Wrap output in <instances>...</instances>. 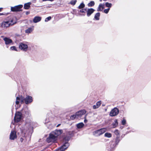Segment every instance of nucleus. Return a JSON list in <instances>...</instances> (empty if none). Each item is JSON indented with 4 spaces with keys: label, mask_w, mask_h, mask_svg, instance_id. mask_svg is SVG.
I'll return each mask as SVG.
<instances>
[{
    "label": "nucleus",
    "mask_w": 151,
    "mask_h": 151,
    "mask_svg": "<svg viewBox=\"0 0 151 151\" xmlns=\"http://www.w3.org/2000/svg\"><path fill=\"white\" fill-rule=\"evenodd\" d=\"M70 138L69 137H65L63 139V145L60 147L56 150V151H64L69 146V144L68 141L70 140Z\"/></svg>",
    "instance_id": "nucleus-1"
},
{
    "label": "nucleus",
    "mask_w": 151,
    "mask_h": 151,
    "mask_svg": "<svg viewBox=\"0 0 151 151\" xmlns=\"http://www.w3.org/2000/svg\"><path fill=\"white\" fill-rule=\"evenodd\" d=\"M95 10L92 8L87 9L85 8V9H81L79 11V12L81 13H83L84 15L86 13L87 16L88 17H90L95 11Z\"/></svg>",
    "instance_id": "nucleus-2"
},
{
    "label": "nucleus",
    "mask_w": 151,
    "mask_h": 151,
    "mask_svg": "<svg viewBox=\"0 0 151 151\" xmlns=\"http://www.w3.org/2000/svg\"><path fill=\"white\" fill-rule=\"evenodd\" d=\"M106 131V128H102L93 132V134L95 136H99L104 133Z\"/></svg>",
    "instance_id": "nucleus-3"
},
{
    "label": "nucleus",
    "mask_w": 151,
    "mask_h": 151,
    "mask_svg": "<svg viewBox=\"0 0 151 151\" xmlns=\"http://www.w3.org/2000/svg\"><path fill=\"white\" fill-rule=\"evenodd\" d=\"M57 139V137L53 133L50 134L49 137L46 139L48 143L55 142Z\"/></svg>",
    "instance_id": "nucleus-4"
},
{
    "label": "nucleus",
    "mask_w": 151,
    "mask_h": 151,
    "mask_svg": "<svg viewBox=\"0 0 151 151\" xmlns=\"http://www.w3.org/2000/svg\"><path fill=\"white\" fill-rule=\"evenodd\" d=\"M22 117V114L21 112H16L14 117V121L16 122H18L21 120Z\"/></svg>",
    "instance_id": "nucleus-5"
},
{
    "label": "nucleus",
    "mask_w": 151,
    "mask_h": 151,
    "mask_svg": "<svg viewBox=\"0 0 151 151\" xmlns=\"http://www.w3.org/2000/svg\"><path fill=\"white\" fill-rule=\"evenodd\" d=\"M22 5H19L14 7H11V11L13 12H19L21 11V9L22 7Z\"/></svg>",
    "instance_id": "nucleus-6"
},
{
    "label": "nucleus",
    "mask_w": 151,
    "mask_h": 151,
    "mask_svg": "<svg viewBox=\"0 0 151 151\" xmlns=\"http://www.w3.org/2000/svg\"><path fill=\"white\" fill-rule=\"evenodd\" d=\"M119 113V109L116 108H115L111 110L109 115L111 116H113L117 115Z\"/></svg>",
    "instance_id": "nucleus-7"
},
{
    "label": "nucleus",
    "mask_w": 151,
    "mask_h": 151,
    "mask_svg": "<svg viewBox=\"0 0 151 151\" xmlns=\"http://www.w3.org/2000/svg\"><path fill=\"white\" fill-rule=\"evenodd\" d=\"M19 47L21 50L26 51L27 50L28 47L26 44L21 42L19 44Z\"/></svg>",
    "instance_id": "nucleus-8"
},
{
    "label": "nucleus",
    "mask_w": 151,
    "mask_h": 151,
    "mask_svg": "<svg viewBox=\"0 0 151 151\" xmlns=\"http://www.w3.org/2000/svg\"><path fill=\"white\" fill-rule=\"evenodd\" d=\"M33 101L32 97L27 95L25 98L24 102L26 104H27L32 102Z\"/></svg>",
    "instance_id": "nucleus-9"
},
{
    "label": "nucleus",
    "mask_w": 151,
    "mask_h": 151,
    "mask_svg": "<svg viewBox=\"0 0 151 151\" xmlns=\"http://www.w3.org/2000/svg\"><path fill=\"white\" fill-rule=\"evenodd\" d=\"M17 138L16 132L14 131H12L10 135L9 138L11 140H14Z\"/></svg>",
    "instance_id": "nucleus-10"
},
{
    "label": "nucleus",
    "mask_w": 151,
    "mask_h": 151,
    "mask_svg": "<svg viewBox=\"0 0 151 151\" xmlns=\"http://www.w3.org/2000/svg\"><path fill=\"white\" fill-rule=\"evenodd\" d=\"M86 111L85 109L80 110L76 113L77 117H81L83 115L85 114Z\"/></svg>",
    "instance_id": "nucleus-11"
},
{
    "label": "nucleus",
    "mask_w": 151,
    "mask_h": 151,
    "mask_svg": "<svg viewBox=\"0 0 151 151\" xmlns=\"http://www.w3.org/2000/svg\"><path fill=\"white\" fill-rule=\"evenodd\" d=\"M63 132V131L62 129H56L53 131L52 133L54 134L58 137Z\"/></svg>",
    "instance_id": "nucleus-12"
},
{
    "label": "nucleus",
    "mask_w": 151,
    "mask_h": 151,
    "mask_svg": "<svg viewBox=\"0 0 151 151\" xmlns=\"http://www.w3.org/2000/svg\"><path fill=\"white\" fill-rule=\"evenodd\" d=\"M10 21L3 22L1 23V26L3 28H7L10 26V24L9 23Z\"/></svg>",
    "instance_id": "nucleus-13"
},
{
    "label": "nucleus",
    "mask_w": 151,
    "mask_h": 151,
    "mask_svg": "<svg viewBox=\"0 0 151 151\" xmlns=\"http://www.w3.org/2000/svg\"><path fill=\"white\" fill-rule=\"evenodd\" d=\"M25 98L22 96H20L19 97L17 96L16 97V101L15 102L16 104V105H18L19 103V101H20L21 100H24Z\"/></svg>",
    "instance_id": "nucleus-14"
},
{
    "label": "nucleus",
    "mask_w": 151,
    "mask_h": 151,
    "mask_svg": "<svg viewBox=\"0 0 151 151\" xmlns=\"http://www.w3.org/2000/svg\"><path fill=\"white\" fill-rule=\"evenodd\" d=\"M4 40L5 42V43L6 45H8L12 42V40L7 37H5L4 39Z\"/></svg>",
    "instance_id": "nucleus-15"
},
{
    "label": "nucleus",
    "mask_w": 151,
    "mask_h": 151,
    "mask_svg": "<svg viewBox=\"0 0 151 151\" xmlns=\"http://www.w3.org/2000/svg\"><path fill=\"white\" fill-rule=\"evenodd\" d=\"M41 17H35L33 19V22L34 23H36L38 22L41 20Z\"/></svg>",
    "instance_id": "nucleus-16"
},
{
    "label": "nucleus",
    "mask_w": 151,
    "mask_h": 151,
    "mask_svg": "<svg viewBox=\"0 0 151 151\" xmlns=\"http://www.w3.org/2000/svg\"><path fill=\"white\" fill-rule=\"evenodd\" d=\"M101 101H99L97 102L96 104V105H94L93 106V109H95L98 108L101 105Z\"/></svg>",
    "instance_id": "nucleus-17"
},
{
    "label": "nucleus",
    "mask_w": 151,
    "mask_h": 151,
    "mask_svg": "<svg viewBox=\"0 0 151 151\" xmlns=\"http://www.w3.org/2000/svg\"><path fill=\"white\" fill-rule=\"evenodd\" d=\"M104 8V4H100L97 10L98 11H101Z\"/></svg>",
    "instance_id": "nucleus-18"
},
{
    "label": "nucleus",
    "mask_w": 151,
    "mask_h": 151,
    "mask_svg": "<svg viewBox=\"0 0 151 151\" xmlns=\"http://www.w3.org/2000/svg\"><path fill=\"white\" fill-rule=\"evenodd\" d=\"M31 4L30 2H28L24 4V8L25 9H28L30 7V5Z\"/></svg>",
    "instance_id": "nucleus-19"
},
{
    "label": "nucleus",
    "mask_w": 151,
    "mask_h": 151,
    "mask_svg": "<svg viewBox=\"0 0 151 151\" xmlns=\"http://www.w3.org/2000/svg\"><path fill=\"white\" fill-rule=\"evenodd\" d=\"M100 16V13L99 12H98L95 14L94 16V18L96 20H98L99 19V17Z\"/></svg>",
    "instance_id": "nucleus-20"
},
{
    "label": "nucleus",
    "mask_w": 151,
    "mask_h": 151,
    "mask_svg": "<svg viewBox=\"0 0 151 151\" xmlns=\"http://www.w3.org/2000/svg\"><path fill=\"white\" fill-rule=\"evenodd\" d=\"M33 27H29L25 30V33H30L33 30Z\"/></svg>",
    "instance_id": "nucleus-21"
},
{
    "label": "nucleus",
    "mask_w": 151,
    "mask_h": 151,
    "mask_svg": "<svg viewBox=\"0 0 151 151\" xmlns=\"http://www.w3.org/2000/svg\"><path fill=\"white\" fill-rule=\"evenodd\" d=\"M84 126V124L82 122L80 123L77 124L76 127L78 129H81Z\"/></svg>",
    "instance_id": "nucleus-22"
},
{
    "label": "nucleus",
    "mask_w": 151,
    "mask_h": 151,
    "mask_svg": "<svg viewBox=\"0 0 151 151\" xmlns=\"http://www.w3.org/2000/svg\"><path fill=\"white\" fill-rule=\"evenodd\" d=\"M85 6V4H84L83 2H82L79 6L78 8L79 9H84V8Z\"/></svg>",
    "instance_id": "nucleus-23"
},
{
    "label": "nucleus",
    "mask_w": 151,
    "mask_h": 151,
    "mask_svg": "<svg viewBox=\"0 0 151 151\" xmlns=\"http://www.w3.org/2000/svg\"><path fill=\"white\" fill-rule=\"evenodd\" d=\"M95 5V2L94 1H91L88 3L87 5L88 7H91Z\"/></svg>",
    "instance_id": "nucleus-24"
},
{
    "label": "nucleus",
    "mask_w": 151,
    "mask_h": 151,
    "mask_svg": "<svg viewBox=\"0 0 151 151\" xmlns=\"http://www.w3.org/2000/svg\"><path fill=\"white\" fill-rule=\"evenodd\" d=\"M118 124L117 120H115L114 121V123H113L112 125L113 128H115L117 127Z\"/></svg>",
    "instance_id": "nucleus-25"
},
{
    "label": "nucleus",
    "mask_w": 151,
    "mask_h": 151,
    "mask_svg": "<svg viewBox=\"0 0 151 151\" xmlns=\"http://www.w3.org/2000/svg\"><path fill=\"white\" fill-rule=\"evenodd\" d=\"M67 134L68 135L70 136V137H72L74 134V131H68L67 132Z\"/></svg>",
    "instance_id": "nucleus-26"
},
{
    "label": "nucleus",
    "mask_w": 151,
    "mask_h": 151,
    "mask_svg": "<svg viewBox=\"0 0 151 151\" xmlns=\"http://www.w3.org/2000/svg\"><path fill=\"white\" fill-rule=\"evenodd\" d=\"M119 137L120 136H117L115 139V143L116 145H117L120 141Z\"/></svg>",
    "instance_id": "nucleus-27"
},
{
    "label": "nucleus",
    "mask_w": 151,
    "mask_h": 151,
    "mask_svg": "<svg viewBox=\"0 0 151 151\" xmlns=\"http://www.w3.org/2000/svg\"><path fill=\"white\" fill-rule=\"evenodd\" d=\"M16 22H17L16 21L14 20V19H12L10 21L9 23L11 25H13L14 24H15L16 23Z\"/></svg>",
    "instance_id": "nucleus-28"
},
{
    "label": "nucleus",
    "mask_w": 151,
    "mask_h": 151,
    "mask_svg": "<svg viewBox=\"0 0 151 151\" xmlns=\"http://www.w3.org/2000/svg\"><path fill=\"white\" fill-rule=\"evenodd\" d=\"M114 134L117 136H119L120 132L118 129H116L114 132Z\"/></svg>",
    "instance_id": "nucleus-29"
},
{
    "label": "nucleus",
    "mask_w": 151,
    "mask_h": 151,
    "mask_svg": "<svg viewBox=\"0 0 151 151\" xmlns=\"http://www.w3.org/2000/svg\"><path fill=\"white\" fill-rule=\"evenodd\" d=\"M104 136L108 138H110L111 137L112 135L110 133H106L104 134Z\"/></svg>",
    "instance_id": "nucleus-30"
},
{
    "label": "nucleus",
    "mask_w": 151,
    "mask_h": 151,
    "mask_svg": "<svg viewBox=\"0 0 151 151\" xmlns=\"http://www.w3.org/2000/svg\"><path fill=\"white\" fill-rule=\"evenodd\" d=\"M77 1L76 0H71L70 1L69 4L72 5H74L76 4Z\"/></svg>",
    "instance_id": "nucleus-31"
},
{
    "label": "nucleus",
    "mask_w": 151,
    "mask_h": 151,
    "mask_svg": "<svg viewBox=\"0 0 151 151\" xmlns=\"http://www.w3.org/2000/svg\"><path fill=\"white\" fill-rule=\"evenodd\" d=\"M105 6L106 7H108L110 8L112 6V4L111 3H109L107 2L105 3Z\"/></svg>",
    "instance_id": "nucleus-32"
},
{
    "label": "nucleus",
    "mask_w": 151,
    "mask_h": 151,
    "mask_svg": "<svg viewBox=\"0 0 151 151\" xmlns=\"http://www.w3.org/2000/svg\"><path fill=\"white\" fill-rule=\"evenodd\" d=\"M76 117H77V116L76 115V114H73L70 117V119H71L73 120Z\"/></svg>",
    "instance_id": "nucleus-33"
},
{
    "label": "nucleus",
    "mask_w": 151,
    "mask_h": 151,
    "mask_svg": "<svg viewBox=\"0 0 151 151\" xmlns=\"http://www.w3.org/2000/svg\"><path fill=\"white\" fill-rule=\"evenodd\" d=\"M10 49L12 50H14L16 51H17L16 47L15 46H13L11 47L10 48Z\"/></svg>",
    "instance_id": "nucleus-34"
},
{
    "label": "nucleus",
    "mask_w": 151,
    "mask_h": 151,
    "mask_svg": "<svg viewBox=\"0 0 151 151\" xmlns=\"http://www.w3.org/2000/svg\"><path fill=\"white\" fill-rule=\"evenodd\" d=\"M109 10V8L107 9H105L104 10V12L106 14H107L108 13Z\"/></svg>",
    "instance_id": "nucleus-35"
},
{
    "label": "nucleus",
    "mask_w": 151,
    "mask_h": 151,
    "mask_svg": "<svg viewBox=\"0 0 151 151\" xmlns=\"http://www.w3.org/2000/svg\"><path fill=\"white\" fill-rule=\"evenodd\" d=\"M51 19V17L50 16L48 17L45 19V22H47L48 21L50 20Z\"/></svg>",
    "instance_id": "nucleus-36"
},
{
    "label": "nucleus",
    "mask_w": 151,
    "mask_h": 151,
    "mask_svg": "<svg viewBox=\"0 0 151 151\" xmlns=\"http://www.w3.org/2000/svg\"><path fill=\"white\" fill-rule=\"evenodd\" d=\"M122 125H124L126 124V120L125 119H123L122 122Z\"/></svg>",
    "instance_id": "nucleus-37"
},
{
    "label": "nucleus",
    "mask_w": 151,
    "mask_h": 151,
    "mask_svg": "<svg viewBox=\"0 0 151 151\" xmlns=\"http://www.w3.org/2000/svg\"><path fill=\"white\" fill-rule=\"evenodd\" d=\"M26 116L27 117L29 115V113L28 111L26 112Z\"/></svg>",
    "instance_id": "nucleus-38"
},
{
    "label": "nucleus",
    "mask_w": 151,
    "mask_h": 151,
    "mask_svg": "<svg viewBox=\"0 0 151 151\" xmlns=\"http://www.w3.org/2000/svg\"><path fill=\"white\" fill-rule=\"evenodd\" d=\"M43 1H53L54 0H42Z\"/></svg>",
    "instance_id": "nucleus-39"
},
{
    "label": "nucleus",
    "mask_w": 151,
    "mask_h": 151,
    "mask_svg": "<svg viewBox=\"0 0 151 151\" xmlns=\"http://www.w3.org/2000/svg\"><path fill=\"white\" fill-rule=\"evenodd\" d=\"M87 122V120L86 119V118H85L84 120V122L85 123H86Z\"/></svg>",
    "instance_id": "nucleus-40"
},
{
    "label": "nucleus",
    "mask_w": 151,
    "mask_h": 151,
    "mask_svg": "<svg viewBox=\"0 0 151 151\" xmlns=\"http://www.w3.org/2000/svg\"><path fill=\"white\" fill-rule=\"evenodd\" d=\"M30 13V12L29 11L27 12L26 13V15H28Z\"/></svg>",
    "instance_id": "nucleus-41"
},
{
    "label": "nucleus",
    "mask_w": 151,
    "mask_h": 151,
    "mask_svg": "<svg viewBox=\"0 0 151 151\" xmlns=\"http://www.w3.org/2000/svg\"><path fill=\"white\" fill-rule=\"evenodd\" d=\"M22 104L23 103H24V100H20Z\"/></svg>",
    "instance_id": "nucleus-42"
},
{
    "label": "nucleus",
    "mask_w": 151,
    "mask_h": 151,
    "mask_svg": "<svg viewBox=\"0 0 151 151\" xmlns=\"http://www.w3.org/2000/svg\"><path fill=\"white\" fill-rule=\"evenodd\" d=\"M23 138H21L20 139V141L22 142L23 141Z\"/></svg>",
    "instance_id": "nucleus-43"
},
{
    "label": "nucleus",
    "mask_w": 151,
    "mask_h": 151,
    "mask_svg": "<svg viewBox=\"0 0 151 151\" xmlns=\"http://www.w3.org/2000/svg\"><path fill=\"white\" fill-rule=\"evenodd\" d=\"M3 9V8H0V12H1Z\"/></svg>",
    "instance_id": "nucleus-44"
},
{
    "label": "nucleus",
    "mask_w": 151,
    "mask_h": 151,
    "mask_svg": "<svg viewBox=\"0 0 151 151\" xmlns=\"http://www.w3.org/2000/svg\"><path fill=\"white\" fill-rule=\"evenodd\" d=\"M4 14L3 13H0V16L4 15Z\"/></svg>",
    "instance_id": "nucleus-45"
},
{
    "label": "nucleus",
    "mask_w": 151,
    "mask_h": 151,
    "mask_svg": "<svg viewBox=\"0 0 151 151\" xmlns=\"http://www.w3.org/2000/svg\"><path fill=\"white\" fill-rule=\"evenodd\" d=\"M61 125V124H58L56 126L57 127H59Z\"/></svg>",
    "instance_id": "nucleus-46"
},
{
    "label": "nucleus",
    "mask_w": 151,
    "mask_h": 151,
    "mask_svg": "<svg viewBox=\"0 0 151 151\" xmlns=\"http://www.w3.org/2000/svg\"><path fill=\"white\" fill-rule=\"evenodd\" d=\"M102 0H99V1H100V2H101L102 1Z\"/></svg>",
    "instance_id": "nucleus-47"
}]
</instances>
